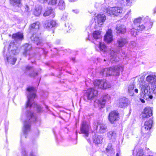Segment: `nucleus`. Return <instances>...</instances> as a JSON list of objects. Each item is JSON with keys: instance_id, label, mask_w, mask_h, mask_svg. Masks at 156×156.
Masks as SVG:
<instances>
[{"instance_id": "f704fd0d", "label": "nucleus", "mask_w": 156, "mask_h": 156, "mask_svg": "<svg viewBox=\"0 0 156 156\" xmlns=\"http://www.w3.org/2000/svg\"><path fill=\"white\" fill-rule=\"evenodd\" d=\"M99 131L101 133H104L107 130V126L104 123L100 124Z\"/></svg>"}, {"instance_id": "de8ad7c7", "label": "nucleus", "mask_w": 156, "mask_h": 156, "mask_svg": "<svg viewBox=\"0 0 156 156\" xmlns=\"http://www.w3.org/2000/svg\"><path fill=\"white\" fill-rule=\"evenodd\" d=\"M98 124L97 123H94V128L95 129L97 130L98 128Z\"/></svg>"}, {"instance_id": "b1692460", "label": "nucleus", "mask_w": 156, "mask_h": 156, "mask_svg": "<svg viewBox=\"0 0 156 156\" xmlns=\"http://www.w3.org/2000/svg\"><path fill=\"white\" fill-rule=\"evenodd\" d=\"M56 7L58 9L63 11L65 10L66 8V4L63 0H59L57 3Z\"/></svg>"}, {"instance_id": "69168bd1", "label": "nucleus", "mask_w": 156, "mask_h": 156, "mask_svg": "<svg viewBox=\"0 0 156 156\" xmlns=\"http://www.w3.org/2000/svg\"><path fill=\"white\" fill-rule=\"evenodd\" d=\"M145 42H146V43H147V41H145Z\"/></svg>"}, {"instance_id": "1a4fd4ad", "label": "nucleus", "mask_w": 156, "mask_h": 156, "mask_svg": "<svg viewBox=\"0 0 156 156\" xmlns=\"http://www.w3.org/2000/svg\"><path fill=\"white\" fill-rule=\"evenodd\" d=\"M98 91L92 88L88 89L84 95L85 99L91 100L98 95Z\"/></svg>"}, {"instance_id": "20e7f679", "label": "nucleus", "mask_w": 156, "mask_h": 156, "mask_svg": "<svg viewBox=\"0 0 156 156\" xmlns=\"http://www.w3.org/2000/svg\"><path fill=\"white\" fill-rule=\"evenodd\" d=\"M12 37L14 39V41L10 43L8 50H11V53L14 55H16L19 53V50L15 43L16 42L18 43L20 42L23 38V35L22 33L18 32L13 34Z\"/></svg>"}, {"instance_id": "680f3d73", "label": "nucleus", "mask_w": 156, "mask_h": 156, "mask_svg": "<svg viewBox=\"0 0 156 156\" xmlns=\"http://www.w3.org/2000/svg\"><path fill=\"white\" fill-rule=\"evenodd\" d=\"M88 40H89V41H90V39H89V36L87 38V39Z\"/></svg>"}, {"instance_id": "9b49d317", "label": "nucleus", "mask_w": 156, "mask_h": 156, "mask_svg": "<svg viewBox=\"0 0 156 156\" xmlns=\"http://www.w3.org/2000/svg\"><path fill=\"white\" fill-rule=\"evenodd\" d=\"M152 114V108L149 107H147L144 109V111L141 115L143 119H145L146 118L151 116Z\"/></svg>"}, {"instance_id": "338daca9", "label": "nucleus", "mask_w": 156, "mask_h": 156, "mask_svg": "<svg viewBox=\"0 0 156 156\" xmlns=\"http://www.w3.org/2000/svg\"><path fill=\"white\" fill-rule=\"evenodd\" d=\"M104 61H106V60H105V59L104 60Z\"/></svg>"}, {"instance_id": "58836bf2", "label": "nucleus", "mask_w": 156, "mask_h": 156, "mask_svg": "<svg viewBox=\"0 0 156 156\" xmlns=\"http://www.w3.org/2000/svg\"><path fill=\"white\" fill-rule=\"evenodd\" d=\"M54 11V9L51 8L47 9L44 13V16L45 17L48 16L51 14H53Z\"/></svg>"}, {"instance_id": "09e8293b", "label": "nucleus", "mask_w": 156, "mask_h": 156, "mask_svg": "<svg viewBox=\"0 0 156 156\" xmlns=\"http://www.w3.org/2000/svg\"><path fill=\"white\" fill-rule=\"evenodd\" d=\"M113 0H105V1L106 4H109L112 2Z\"/></svg>"}, {"instance_id": "cd10ccee", "label": "nucleus", "mask_w": 156, "mask_h": 156, "mask_svg": "<svg viewBox=\"0 0 156 156\" xmlns=\"http://www.w3.org/2000/svg\"><path fill=\"white\" fill-rule=\"evenodd\" d=\"M128 99L126 98H123L119 100V106L120 108H123L127 105Z\"/></svg>"}, {"instance_id": "e433bc0d", "label": "nucleus", "mask_w": 156, "mask_h": 156, "mask_svg": "<svg viewBox=\"0 0 156 156\" xmlns=\"http://www.w3.org/2000/svg\"><path fill=\"white\" fill-rule=\"evenodd\" d=\"M131 3V0H122L120 2V4L122 6H130Z\"/></svg>"}, {"instance_id": "0e129e2a", "label": "nucleus", "mask_w": 156, "mask_h": 156, "mask_svg": "<svg viewBox=\"0 0 156 156\" xmlns=\"http://www.w3.org/2000/svg\"><path fill=\"white\" fill-rule=\"evenodd\" d=\"M46 108H48V106H46Z\"/></svg>"}, {"instance_id": "423d86ee", "label": "nucleus", "mask_w": 156, "mask_h": 156, "mask_svg": "<svg viewBox=\"0 0 156 156\" xmlns=\"http://www.w3.org/2000/svg\"><path fill=\"white\" fill-rule=\"evenodd\" d=\"M153 122V121L152 119L146 121L145 122L144 126L141 128V133L143 136L141 138H144L145 141L147 140L150 134L148 131L152 127Z\"/></svg>"}, {"instance_id": "13d9d810", "label": "nucleus", "mask_w": 156, "mask_h": 156, "mask_svg": "<svg viewBox=\"0 0 156 156\" xmlns=\"http://www.w3.org/2000/svg\"><path fill=\"white\" fill-rule=\"evenodd\" d=\"M131 12V10L129 11L128 12H127V14H129Z\"/></svg>"}, {"instance_id": "aec40b11", "label": "nucleus", "mask_w": 156, "mask_h": 156, "mask_svg": "<svg viewBox=\"0 0 156 156\" xmlns=\"http://www.w3.org/2000/svg\"><path fill=\"white\" fill-rule=\"evenodd\" d=\"M28 71L32 72V73H29L30 77H34L38 75L37 73L34 70V68L32 66H27L26 67L25 73H27Z\"/></svg>"}, {"instance_id": "4468645a", "label": "nucleus", "mask_w": 156, "mask_h": 156, "mask_svg": "<svg viewBox=\"0 0 156 156\" xmlns=\"http://www.w3.org/2000/svg\"><path fill=\"white\" fill-rule=\"evenodd\" d=\"M111 97L109 95L107 94L103 95L102 98L100 100H96L95 102L97 103L99 105H101L102 107L105 105L106 101L110 99Z\"/></svg>"}, {"instance_id": "9d476101", "label": "nucleus", "mask_w": 156, "mask_h": 156, "mask_svg": "<svg viewBox=\"0 0 156 156\" xmlns=\"http://www.w3.org/2000/svg\"><path fill=\"white\" fill-rule=\"evenodd\" d=\"M56 24V22L54 20H46L44 23V28L49 30L52 29L53 30V28L55 26ZM53 33H54L53 30Z\"/></svg>"}, {"instance_id": "c9c22d12", "label": "nucleus", "mask_w": 156, "mask_h": 156, "mask_svg": "<svg viewBox=\"0 0 156 156\" xmlns=\"http://www.w3.org/2000/svg\"><path fill=\"white\" fill-rule=\"evenodd\" d=\"M6 58L8 62L13 65L15 64L17 60L16 58L11 56L6 57Z\"/></svg>"}, {"instance_id": "0eeeda50", "label": "nucleus", "mask_w": 156, "mask_h": 156, "mask_svg": "<svg viewBox=\"0 0 156 156\" xmlns=\"http://www.w3.org/2000/svg\"><path fill=\"white\" fill-rule=\"evenodd\" d=\"M94 86L98 88L106 89L110 88L111 85L105 80H96L94 81Z\"/></svg>"}, {"instance_id": "774afa93", "label": "nucleus", "mask_w": 156, "mask_h": 156, "mask_svg": "<svg viewBox=\"0 0 156 156\" xmlns=\"http://www.w3.org/2000/svg\"><path fill=\"white\" fill-rule=\"evenodd\" d=\"M4 49H5V48H4Z\"/></svg>"}, {"instance_id": "2f4dec72", "label": "nucleus", "mask_w": 156, "mask_h": 156, "mask_svg": "<svg viewBox=\"0 0 156 156\" xmlns=\"http://www.w3.org/2000/svg\"><path fill=\"white\" fill-rule=\"evenodd\" d=\"M93 38L95 39H100L101 38V32L99 31H95L93 34Z\"/></svg>"}, {"instance_id": "a878e982", "label": "nucleus", "mask_w": 156, "mask_h": 156, "mask_svg": "<svg viewBox=\"0 0 156 156\" xmlns=\"http://www.w3.org/2000/svg\"><path fill=\"white\" fill-rule=\"evenodd\" d=\"M128 41L126 39L123 38H119L117 40L118 46L119 47H122L126 45Z\"/></svg>"}, {"instance_id": "f03ea898", "label": "nucleus", "mask_w": 156, "mask_h": 156, "mask_svg": "<svg viewBox=\"0 0 156 156\" xmlns=\"http://www.w3.org/2000/svg\"><path fill=\"white\" fill-rule=\"evenodd\" d=\"M152 25L153 22L148 16L139 17L134 20L133 27L130 29L129 32L132 36L135 37L139 31L148 30Z\"/></svg>"}, {"instance_id": "c85d7f7f", "label": "nucleus", "mask_w": 156, "mask_h": 156, "mask_svg": "<svg viewBox=\"0 0 156 156\" xmlns=\"http://www.w3.org/2000/svg\"><path fill=\"white\" fill-rule=\"evenodd\" d=\"M40 23L39 22H36L32 24L30 26V30L32 31H37L39 27Z\"/></svg>"}, {"instance_id": "412c9836", "label": "nucleus", "mask_w": 156, "mask_h": 156, "mask_svg": "<svg viewBox=\"0 0 156 156\" xmlns=\"http://www.w3.org/2000/svg\"><path fill=\"white\" fill-rule=\"evenodd\" d=\"M24 51L23 53V55L27 56V55L30 56V49L31 48V46L27 44H25L23 46Z\"/></svg>"}, {"instance_id": "6ab92c4d", "label": "nucleus", "mask_w": 156, "mask_h": 156, "mask_svg": "<svg viewBox=\"0 0 156 156\" xmlns=\"http://www.w3.org/2000/svg\"><path fill=\"white\" fill-rule=\"evenodd\" d=\"M133 156H144L143 150L137 147H135L133 151Z\"/></svg>"}, {"instance_id": "6e6d98bb", "label": "nucleus", "mask_w": 156, "mask_h": 156, "mask_svg": "<svg viewBox=\"0 0 156 156\" xmlns=\"http://www.w3.org/2000/svg\"><path fill=\"white\" fill-rule=\"evenodd\" d=\"M87 141L89 143H90V140L89 139H87Z\"/></svg>"}, {"instance_id": "8fccbe9b", "label": "nucleus", "mask_w": 156, "mask_h": 156, "mask_svg": "<svg viewBox=\"0 0 156 156\" xmlns=\"http://www.w3.org/2000/svg\"><path fill=\"white\" fill-rule=\"evenodd\" d=\"M41 3H45L47 2V0H39Z\"/></svg>"}, {"instance_id": "49530a36", "label": "nucleus", "mask_w": 156, "mask_h": 156, "mask_svg": "<svg viewBox=\"0 0 156 156\" xmlns=\"http://www.w3.org/2000/svg\"><path fill=\"white\" fill-rule=\"evenodd\" d=\"M23 9H24L25 12H28L29 11V7L27 5H25Z\"/></svg>"}, {"instance_id": "bb28decb", "label": "nucleus", "mask_w": 156, "mask_h": 156, "mask_svg": "<svg viewBox=\"0 0 156 156\" xmlns=\"http://www.w3.org/2000/svg\"><path fill=\"white\" fill-rule=\"evenodd\" d=\"M124 12V10L121 7H114V15L117 16L119 14H122Z\"/></svg>"}, {"instance_id": "a211bd4d", "label": "nucleus", "mask_w": 156, "mask_h": 156, "mask_svg": "<svg viewBox=\"0 0 156 156\" xmlns=\"http://www.w3.org/2000/svg\"><path fill=\"white\" fill-rule=\"evenodd\" d=\"M117 52H115L114 50L111 51L110 52V60L112 63H114L119 61V58L117 57Z\"/></svg>"}, {"instance_id": "ea45409f", "label": "nucleus", "mask_w": 156, "mask_h": 156, "mask_svg": "<svg viewBox=\"0 0 156 156\" xmlns=\"http://www.w3.org/2000/svg\"><path fill=\"white\" fill-rule=\"evenodd\" d=\"M41 12V9L39 6L36 7L34 11V14L36 16H39Z\"/></svg>"}, {"instance_id": "473e14b6", "label": "nucleus", "mask_w": 156, "mask_h": 156, "mask_svg": "<svg viewBox=\"0 0 156 156\" xmlns=\"http://www.w3.org/2000/svg\"><path fill=\"white\" fill-rule=\"evenodd\" d=\"M99 45L98 47L100 50L104 52H106L107 48L106 45L104 43H101L100 41H99Z\"/></svg>"}, {"instance_id": "79ce46f5", "label": "nucleus", "mask_w": 156, "mask_h": 156, "mask_svg": "<svg viewBox=\"0 0 156 156\" xmlns=\"http://www.w3.org/2000/svg\"><path fill=\"white\" fill-rule=\"evenodd\" d=\"M65 30L68 32L69 30H70L72 28V25L71 24L68 23L65 24Z\"/></svg>"}, {"instance_id": "72a5a7b5", "label": "nucleus", "mask_w": 156, "mask_h": 156, "mask_svg": "<svg viewBox=\"0 0 156 156\" xmlns=\"http://www.w3.org/2000/svg\"><path fill=\"white\" fill-rule=\"evenodd\" d=\"M10 2L14 6L20 7L21 5V0H10Z\"/></svg>"}, {"instance_id": "864d4df0", "label": "nucleus", "mask_w": 156, "mask_h": 156, "mask_svg": "<svg viewBox=\"0 0 156 156\" xmlns=\"http://www.w3.org/2000/svg\"><path fill=\"white\" fill-rule=\"evenodd\" d=\"M30 156H36L35 154L33 153L32 152L30 154Z\"/></svg>"}, {"instance_id": "37998d69", "label": "nucleus", "mask_w": 156, "mask_h": 156, "mask_svg": "<svg viewBox=\"0 0 156 156\" xmlns=\"http://www.w3.org/2000/svg\"><path fill=\"white\" fill-rule=\"evenodd\" d=\"M137 45V44L134 41H132L131 42L130 44L129 45V46L130 47V48H132L133 47H135Z\"/></svg>"}, {"instance_id": "7ed1b4c3", "label": "nucleus", "mask_w": 156, "mask_h": 156, "mask_svg": "<svg viewBox=\"0 0 156 156\" xmlns=\"http://www.w3.org/2000/svg\"><path fill=\"white\" fill-rule=\"evenodd\" d=\"M140 88L141 93L140 96L144 99L149 100L153 98L151 95L150 87L148 83L146 82L143 78H141L139 80Z\"/></svg>"}, {"instance_id": "4be33fe9", "label": "nucleus", "mask_w": 156, "mask_h": 156, "mask_svg": "<svg viewBox=\"0 0 156 156\" xmlns=\"http://www.w3.org/2000/svg\"><path fill=\"white\" fill-rule=\"evenodd\" d=\"M147 82L151 83V85L153 83H156V75L155 73H153L148 75L146 77Z\"/></svg>"}, {"instance_id": "ddd939ff", "label": "nucleus", "mask_w": 156, "mask_h": 156, "mask_svg": "<svg viewBox=\"0 0 156 156\" xmlns=\"http://www.w3.org/2000/svg\"><path fill=\"white\" fill-rule=\"evenodd\" d=\"M119 118V113L116 111H112L109 113L108 116L109 121L112 123L117 120Z\"/></svg>"}, {"instance_id": "e2e57ef3", "label": "nucleus", "mask_w": 156, "mask_h": 156, "mask_svg": "<svg viewBox=\"0 0 156 156\" xmlns=\"http://www.w3.org/2000/svg\"><path fill=\"white\" fill-rule=\"evenodd\" d=\"M153 156V155H148V156Z\"/></svg>"}, {"instance_id": "a18cd8bd", "label": "nucleus", "mask_w": 156, "mask_h": 156, "mask_svg": "<svg viewBox=\"0 0 156 156\" xmlns=\"http://www.w3.org/2000/svg\"><path fill=\"white\" fill-rule=\"evenodd\" d=\"M67 16V14L66 13H64L61 18V19L62 20H65L66 19Z\"/></svg>"}, {"instance_id": "2eb2a0df", "label": "nucleus", "mask_w": 156, "mask_h": 156, "mask_svg": "<svg viewBox=\"0 0 156 156\" xmlns=\"http://www.w3.org/2000/svg\"><path fill=\"white\" fill-rule=\"evenodd\" d=\"M112 31L109 29L106 32L104 36V41L107 43L111 42L113 40V36L112 34Z\"/></svg>"}, {"instance_id": "a19ab883", "label": "nucleus", "mask_w": 156, "mask_h": 156, "mask_svg": "<svg viewBox=\"0 0 156 156\" xmlns=\"http://www.w3.org/2000/svg\"><path fill=\"white\" fill-rule=\"evenodd\" d=\"M57 2V0H48V4L54 6H56Z\"/></svg>"}, {"instance_id": "3c124183", "label": "nucleus", "mask_w": 156, "mask_h": 156, "mask_svg": "<svg viewBox=\"0 0 156 156\" xmlns=\"http://www.w3.org/2000/svg\"><path fill=\"white\" fill-rule=\"evenodd\" d=\"M72 11L76 14H77L79 13V11L78 10H73Z\"/></svg>"}, {"instance_id": "f3484780", "label": "nucleus", "mask_w": 156, "mask_h": 156, "mask_svg": "<svg viewBox=\"0 0 156 156\" xmlns=\"http://www.w3.org/2000/svg\"><path fill=\"white\" fill-rule=\"evenodd\" d=\"M103 137L101 135L94 134L93 136V140L94 143L95 144H101L103 142Z\"/></svg>"}, {"instance_id": "6e6552de", "label": "nucleus", "mask_w": 156, "mask_h": 156, "mask_svg": "<svg viewBox=\"0 0 156 156\" xmlns=\"http://www.w3.org/2000/svg\"><path fill=\"white\" fill-rule=\"evenodd\" d=\"M90 128V123L89 122L86 121H83L80 128L81 132L80 133H83L84 134L85 136L88 137ZM79 133H80V132Z\"/></svg>"}, {"instance_id": "4c0bfd02", "label": "nucleus", "mask_w": 156, "mask_h": 156, "mask_svg": "<svg viewBox=\"0 0 156 156\" xmlns=\"http://www.w3.org/2000/svg\"><path fill=\"white\" fill-rule=\"evenodd\" d=\"M110 15H114V7H108L106 9L105 12Z\"/></svg>"}, {"instance_id": "f8f14e48", "label": "nucleus", "mask_w": 156, "mask_h": 156, "mask_svg": "<svg viewBox=\"0 0 156 156\" xmlns=\"http://www.w3.org/2000/svg\"><path fill=\"white\" fill-rule=\"evenodd\" d=\"M106 19L105 16L104 14H98L94 18L95 22L97 23L99 26L102 25Z\"/></svg>"}, {"instance_id": "39448f33", "label": "nucleus", "mask_w": 156, "mask_h": 156, "mask_svg": "<svg viewBox=\"0 0 156 156\" xmlns=\"http://www.w3.org/2000/svg\"><path fill=\"white\" fill-rule=\"evenodd\" d=\"M122 70V66H117L102 69L100 72V74L102 76L105 77L112 75L117 76L119 75L120 71Z\"/></svg>"}, {"instance_id": "7c9ffc66", "label": "nucleus", "mask_w": 156, "mask_h": 156, "mask_svg": "<svg viewBox=\"0 0 156 156\" xmlns=\"http://www.w3.org/2000/svg\"><path fill=\"white\" fill-rule=\"evenodd\" d=\"M107 136L108 138L110 139H112V141L115 140L116 134L115 131H109L107 133Z\"/></svg>"}, {"instance_id": "c03bdc74", "label": "nucleus", "mask_w": 156, "mask_h": 156, "mask_svg": "<svg viewBox=\"0 0 156 156\" xmlns=\"http://www.w3.org/2000/svg\"><path fill=\"white\" fill-rule=\"evenodd\" d=\"M21 153L23 156H27V152L25 148L22 147Z\"/></svg>"}, {"instance_id": "bf43d9fd", "label": "nucleus", "mask_w": 156, "mask_h": 156, "mask_svg": "<svg viewBox=\"0 0 156 156\" xmlns=\"http://www.w3.org/2000/svg\"><path fill=\"white\" fill-rule=\"evenodd\" d=\"M51 44H48V46H49V47H51Z\"/></svg>"}, {"instance_id": "c756f323", "label": "nucleus", "mask_w": 156, "mask_h": 156, "mask_svg": "<svg viewBox=\"0 0 156 156\" xmlns=\"http://www.w3.org/2000/svg\"><path fill=\"white\" fill-rule=\"evenodd\" d=\"M31 40L33 41L37 45H38L41 43V40L39 39V37L37 36L36 34L33 33L32 36L30 37Z\"/></svg>"}, {"instance_id": "4d7b16f0", "label": "nucleus", "mask_w": 156, "mask_h": 156, "mask_svg": "<svg viewBox=\"0 0 156 156\" xmlns=\"http://www.w3.org/2000/svg\"><path fill=\"white\" fill-rule=\"evenodd\" d=\"M116 156H119V153H117L116 154Z\"/></svg>"}, {"instance_id": "393cba45", "label": "nucleus", "mask_w": 156, "mask_h": 156, "mask_svg": "<svg viewBox=\"0 0 156 156\" xmlns=\"http://www.w3.org/2000/svg\"><path fill=\"white\" fill-rule=\"evenodd\" d=\"M106 152L108 156H112L114 154V150L112 147V144L111 143L108 144L106 149Z\"/></svg>"}, {"instance_id": "5fc2aeb1", "label": "nucleus", "mask_w": 156, "mask_h": 156, "mask_svg": "<svg viewBox=\"0 0 156 156\" xmlns=\"http://www.w3.org/2000/svg\"><path fill=\"white\" fill-rule=\"evenodd\" d=\"M71 2H74L77 1V0H69Z\"/></svg>"}, {"instance_id": "052dcab7", "label": "nucleus", "mask_w": 156, "mask_h": 156, "mask_svg": "<svg viewBox=\"0 0 156 156\" xmlns=\"http://www.w3.org/2000/svg\"><path fill=\"white\" fill-rule=\"evenodd\" d=\"M72 60L73 61H74V60H75V58H73Z\"/></svg>"}, {"instance_id": "5701e85b", "label": "nucleus", "mask_w": 156, "mask_h": 156, "mask_svg": "<svg viewBox=\"0 0 156 156\" xmlns=\"http://www.w3.org/2000/svg\"><path fill=\"white\" fill-rule=\"evenodd\" d=\"M116 30L117 33L124 34L126 30L125 26L120 24H118L117 25Z\"/></svg>"}, {"instance_id": "f257e3e1", "label": "nucleus", "mask_w": 156, "mask_h": 156, "mask_svg": "<svg viewBox=\"0 0 156 156\" xmlns=\"http://www.w3.org/2000/svg\"><path fill=\"white\" fill-rule=\"evenodd\" d=\"M28 94L27 96V101L24 111H26V114L23 115L22 117H26V119L24 121L23 131L24 136L26 137V135L30 131V124L31 122H34L37 120L36 117L31 111L29 110L34 108L36 109L38 112H41L42 108L34 102L36 96V89L33 87H29L27 88Z\"/></svg>"}, {"instance_id": "dca6fc26", "label": "nucleus", "mask_w": 156, "mask_h": 156, "mask_svg": "<svg viewBox=\"0 0 156 156\" xmlns=\"http://www.w3.org/2000/svg\"><path fill=\"white\" fill-rule=\"evenodd\" d=\"M134 87L135 84L133 83H130L128 86V92L131 96H133V95L134 92L136 94L138 93V89L137 88H135L134 89Z\"/></svg>"}, {"instance_id": "603ef678", "label": "nucleus", "mask_w": 156, "mask_h": 156, "mask_svg": "<svg viewBox=\"0 0 156 156\" xmlns=\"http://www.w3.org/2000/svg\"><path fill=\"white\" fill-rule=\"evenodd\" d=\"M140 100L142 103H145V101L144 99L140 98Z\"/></svg>"}]
</instances>
